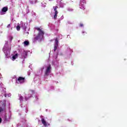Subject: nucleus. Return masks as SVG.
<instances>
[{
  "instance_id": "11",
  "label": "nucleus",
  "mask_w": 127,
  "mask_h": 127,
  "mask_svg": "<svg viewBox=\"0 0 127 127\" xmlns=\"http://www.w3.org/2000/svg\"><path fill=\"white\" fill-rule=\"evenodd\" d=\"M58 47V45H55L54 46V51L55 52V51H56V50H57V48Z\"/></svg>"
},
{
  "instance_id": "12",
  "label": "nucleus",
  "mask_w": 127,
  "mask_h": 127,
  "mask_svg": "<svg viewBox=\"0 0 127 127\" xmlns=\"http://www.w3.org/2000/svg\"><path fill=\"white\" fill-rule=\"evenodd\" d=\"M24 44L25 45H26V46L29 45V42H28V41H24Z\"/></svg>"
},
{
  "instance_id": "8",
  "label": "nucleus",
  "mask_w": 127,
  "mask_h": 127,
  "mask_svg": "<svg viewBox=\"0 0 127 127\" xmlns=\"http://www.w3.org/2000/svg\"><path fill=\"white\" fill-rule=\"evenodd\" d=\"M17 56H18V54H16L15 55H14L12 57L13 60H15V59H16L17 58Z\"/></svg>"
},
{
  "instance_id": "16",
  "label": "nucleus",
  "mask_w": 127,
  "mask_h": 127,
  "mask_svg": "<svg viewBox=\"0 0 127 127\" xmlns=\"http://www.w3.org/2000/svg\"><path fill=\"white\" fill-rule=\"evenodd\" d=\"M82 33H83V36L85 35V34H87V33H86L85 32H83Z\"/></svg>"
},
{
  "instance_id": "3",
  "label": "nucleus",
  "mask_w": 127,
  "mask_h": 127,
  "mask_svg": "<svg viewBox=\"0 0 127 127\" xmlns=\"http://www.w3.org/2000/svg\"><path fill=\"white\" fill-rule=\"evenodd\" d=\"M25 80V78L22 77L21 76H20L18 78V79L16 80V82L18 84H22V83H25V81H24Z\"/></svg>"
},
{
  "instance_id": "14",
  "label": "nucleus",
  "mask_w": 127,
  "mask_h": 127,
  "mask_svg": "<svg viewBox=\"0 0 127 127\" xmlns=\"http://www.w3.org/2000/svg\"><path fill=\"white\" fill-rule=\"evenodd\" d=\"M16 29L18 31L19 30H20V26L19 25H17L16 27Z\"/></svg>"
},
{
  "instance_id": "21",
  "label": "nucleus",
  "mask_w": 127,
  "mask_h": 127,
  "mask_svg": "<svg viewBox=\"0 0 127 127\" xmlns=\"http://www.w3.org/2000/svg\"><path fill=\"white\" fill-rule=\"evenodd\" d=\"M5 97H6V94H4Z\"/></svg>"
},
{
  "instance_id": "15",
  "label": "nucleus",
  "mask_w": 127,
  "mask_h": 127,
  "mask_svg": "<svg viewBox=\"0 0 127 127\" xmlns=\"http://www.w3.org/2000/svg\"><path fill=\"white\" fill-rule=\"evenodd\" d=\"M79 26H80V27H83L84 26V25H83L82 23H80V24H79Z\"/></svg>"
},
{
  "instance_id": "18",
  "label": "nucleus",
  "mask_w": 127,
  "mask_h": 127,
  "mask_svg": "<svg viewBox=\"0 0 127 127\" xmlns=\"http://www.w3.org/2000/svg\"><path fill=\"white\" fill-rule=\"evenodd\" d=\"M3 110L1 109V108L0 107V113H1V112H2Z\"/></svg>"
},
{
  "instance_id": "13",
  "label": "nucleus",
  "mask_w": 127,
  "mask_h": 127,
  "mask_svg": "<svg viewBox=\"0 0 127 127\" xmlns=\"http://www.w3.org/2000/svg\"><path fill=\"white\" fill-rule=\"evenodd\" d=\"M53 8H54V10H55V11H58L57 10V8H58V6H53Z\"/></svg>"
},
{
  "instance_id": "7",
  "label": "nucleus",
  "mask_w": 127,
  "mask_h": 127,
  "mask_svg": "<svg viewBox=\"0 0 127 127\" xmlns=\"http://www.w3.org/2000/svg\"><path fill=\"white\" fill-rule=\"evenodd\" d=\"M57 14H58V11H55V15H54V19H57Z\"/></svg>"
},
{
  "instance_id": "20",
  "label": "nucleus",
  "mask_w": 127,
  "mask_h": 127,
  "mask_svg": "<svg viewBox=\"0 0 127 127\" xmlns=\"http://www.w3.org/2000/svg\"><path fill=\"white\" fill-rule=\"evenodd\" d=\"M1 121H2V120H1V118H0V123H1Z\"/></svg>"
},
{
  "instance_id": "17",
  "label": "nucleus",
  "mask_w": 127,
  "mask_h": 127,
  "mask_svg": "<svg viewBox=\"0 0 127 127\" xmlns=\"http://www.w3.org/2000/svg\"><path fill=\"white\" fill-rule=\"evenodd\" d=\"M7 27L8 28H9V27H10V24L7 25Z\"/></svg>"
},
{
  "instance_id": "4",
  "label": "nucleus",
  "mask_w": 127,
  "mask_h": 127,
  "mask_svg": "<svg viewBox=\"0 0 127 127\" xmlns=\"http://www.w3.org/2000/svg\"><path fill=\"white\" fill-rule=\"evenodd\" d=\"M41 122L42 124L44 126V127H48V126H50V124L47 123L46 121H45V119L44 118H42L41 119Z\"/></svg>"
},
{
  "instance_id": "22",
  "label": "nucleus",
  "mask_w": 127,
  "mask_h": 127,
  "mask_svg": "<svg viewBox=\"0 0 127 127\" xmlns=\"http://www.w3.org/2000/svg\"><path fill=\"white\" fill-rule=\"evenodd\" d=\"M24 53H25V52H24Z\"/></svg>"
},
{
  "instance_id": "2",
  "label": "nucleus",
  "mask_w": 127,
  "mask_h": 127,
  "mask_svg": "<svg viewBox=\"0 0 127 127\" xmlns=\"http://www.w3.org/2000/svg\"><path fill=\"white\" fill-rule=\"evenodd\" d=\"M50 72H51V65H49L47 67V69L46 70V71L45 72V74H44V76H48L49 75V74H50Z\"/></svg>"
},
{
  "instance_id": "9",
  "label": "nucleus",
  "mask_w": 127,
  "mask_h": 127,
  "mask_svg": "<svg viewBox=\"0 0 127 127\" xmlns=\"http://www.w3.org/2000/svg\"><path fill=\"white\" fill-rule=\"evenodd\" d=\"M4 53L5 54V58H7V57L8 56V53H7V52L4 51Z\"/></svg>"
},
{
  "instance_id": "19",
  "label": "nucleus",
  "mask_w": 127,
  "mask_h": 127,
  "mask_svg": "<svg viewBox=\"0 0 127 127\" xmlns=\"http://www.w3.org/2000/svg\"><path fill=\"white\" fill-rule=\"evenodd\" d=\"M12 39H13V38L12 37H10V40H11H11H12Z\"/></svg>"
},
{
  "instance_id": "1",
  "label": "nucleus",
  "mask_w": 127,
  "mask_h": 127,
  "mask_svg": "<svg viewBox=\"0 0 127 127\" xmlns=\"http://www.w3.org/2000/svg\"><path fill=\"white\" fill-rule=\"evenodd\" d=\"M39 31V33L38 34V35L36 36L34 38V40L35 41H37L38 40L39 41H41V39L43 38V35H44V31L42 30V29H40V28L37 27L36 28Z\"/></svg>"
},
{
  "instance_id": "6",
  "label": "nucleus",
  "mask_w": 127,
  "mask_h": 127,
  "mask_svg": "<svg viewBox=\"0 0 127 127\" xmlns=\"http://www.w3.org/2000/svg\"><path fill=\"white\" fill-rule=\"evenodd\" d=\"M0 108H1V109H2L3 111H5V103H3L1 104V107Z\"/></svg>"
},
{
  "instance_id": "10",
  "label": "nucleus",
  "mask_w": 127,
  "mask_h": 127,
  "mask_svg": "<svg viewBox=\"0 0 127 127\" xmlns=\"http://www.w3.org/2000/svg\"><path fill=\"white\" fill-rule=\"evenodd\" d=\"M55 40H56V43H55V45H58V43H59L58 38H56Z\"/></svg>"
},
{
  "instance_id": "5",
  "label": "nucleus",
  "mask_w": 127,
  "mask_h": 127,
  "mask_svg": "<svg viewBox=\"0 0 127 127\" xmlns=\"http://www.w3.org/2000/svg\"><path fill=\"white\" fill-rule=\"evenodd\" d=\"M7 10H8V8H7V7H3L2 8V10L0 13V14H1L2 15V14H3V12H6V11H7Z\"/></svg>"
}]
</instances>
